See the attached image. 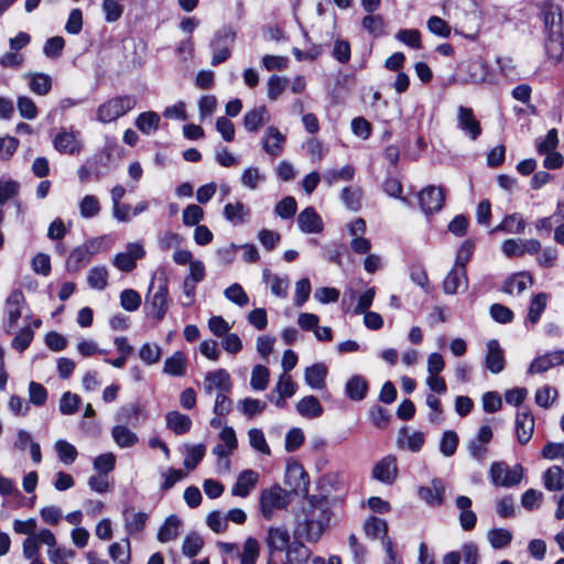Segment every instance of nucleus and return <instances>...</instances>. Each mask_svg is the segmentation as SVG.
<instances>
[{
    "instance_id": "obj_49",
    "label": "nucleus",
    "mask_w": 564,
    "mask_h": 564,
    "mask_svg": "<svg viewBox=\"0 0 564 564\" xmlns=\"http://www.w3.org/2000/svg\"><path fill=\"white\" fill-rule=\"evenodd\" d=\"M265 181V175L258 167L249 166L243 170L240 182L241 184L249 188L256 189L260 184Z\"/></svg>"
},
{
    "instance_id": "obj_23",
    "label": "nucleus",
    "mask_w": 564,
    "mask_h": 564,
    "mask_svg": "<svg viewBox=\"0 0 564 564\" xmlns=\"http://www.w3.org/2000/svg\"><path fill=\"white\" fill-rule=\"evenodd\" d=\"M224 218L232 225H242L249 221L251 209L241 202L228 203L223 209Z\"/></svg>"
},
{
    "instance_id": "obj_1",
    "label": "nucleus",
    "mask_w": 564,
    "mask_h": 564,
    "mask_svg": "<svg viewBox=\"0 0 564 564\" xmlns=\"http://www.w3.org/2000/svg\"><path fill=\"white\" fill-rule=\"evenodd\" d=\"M329 522L328 513L322 507L311 506L304 510L303 519H299L294 529V538L308 543H316L326 531Z\"/></svg>"
},
{
    "instance_id": "obj_10",
    "label": "nucleus",
    "mask_w": 564,
    "mask_h": 564,
    "mask_svg": "<svg viewBox=\"0 0 564 564\" xmlns=\"http://www.w3.org/2000/svg\"><path fill=\"white\" fill-rule=\"evenodd\" d=\"M203 388L207 395H212L215 391L217 393H229L232 389L230 375L225 369L208 371L205 375Z\"/></svg>"
},
{
    "instance_id": "obj_44",
    "label": "nucleus",
    "mask_w": 564,
    "mask_h": 564,
    "mask_svg": "<svg viewBox=\"0 0 564 564\" xmlns=\"http://www.w3.org/2000/svg\"><path fill=\"white\" fill-rule=\"evenodd\" d=\"M249 445L258 453L270 456L271 448L261 429L252 427L248 431Z\"/></svg>"
},
{
    "instance_id": "obj_8",
    "label": "nucleus",
    "mask_w": 564,
    "mask_h": 564,
    "mask_svg": "<svg viewBox=\"0 0 564 564\" xmlns=\"http://www.w3.org/2000/svg\"><path fill=\"white\" fill-rule=\"evenodd\" d=\"M540 18L544 23L545 35L562 32V11L553 0H542L539 4Z\"/></svg>"
},
{
    "instance_id": "obj_57",
    "label": "nucleus",
    "mask_w": 564,
    "mask_h": 564,
    "mask_svg": "<svg viewBox=\"0 0 564 564\" xmlns=\"http://www.w3.org/2000/svg\"><path fill=\"white\" fill-rule=\"evenodd\" d=\"M100 212V204L96 196L86 195L79 202V213L83 218H93Z\"/></svg>"
},
{
    "instance_id": "obj_16",
    "label": "nucleus",
    "mask_w": 564,
    "mask_h": 564,
    "mask_svg": "<svg viewBox=\"0 0 564 564\" xmlns=\"http://www.w3.org/2000/svg\"><path fill=\"white\" fill-rule=\"evenodd\" d=\"M486 368L491 373H500L505 369V354L497 339H490L486 344Z\"/></svg>"
},
{
    "instance_id": "obj_18",
    "label": "nucleus",
    "mask_w": 564,
    "mask_h": 564,
    "mask_svg": "<svg viewBox=\"0 0 564 564\" xmlns=\"http://www.w3.org/2000/svg\"><path fill=\"white\" fill-rule=\"evenodd\" d=\"M534 431V417L529 409L519 410L516 416V433L520 444H527Z\"/></svg>"
},
{
    "instance_id": "obj_12",
    "label": "nucleus",
    "mask_w": 564,
    "mask_h": 564,
    "mask_svg": "<svg viewBox=\"0 0 564 564\" xmlns=\"http://www.w3.org/2000/svg\"><path fill=\"white\" fill-rule=\"evenodd\" d=\"M56 151L63 154H78L82 151V141L79 131L61 130L54 141Z\"/></svg>"
},
{
    "instance_id": "obj_4",
    "label": "nucleus",
    "mask_w": 564,
    "mask_h": 564,
    "mask_svg": "<svg viewBox=\"0 0 564 564\" xmlns=\"http://www.w3.org/2000/svg\"><path fill=\"white\" fill-rule=\"evenodd\" d=\"M137 105L134 96L124 95L111 98L97 108V120L102 123H110L124 116Z\"/></svg>"
},
{
    "instance_id": "obj_11",
    "label": "nucleus",
    "mask_w": 564,
    "mask_h": 564,
    "mask_svg": "<svg viewBox=\"0 0 564 564\" xmlns=\"http://www.w3.org/2000/svg\"><path fill=\"white\" fill-rule=\"evenodd\" d=\"M457 128L473 141L477 140L482 131L473 109L465 106L457 108Z\"/></svg>"
},
{
    "instance_id": "obj_53",
    "label": "nucleus",
    "mask_w": 564,
    "mask_h": 564,
    "mask_svg": "<svg viewBox=\"0 0 564 564\" xmlns=\"http://www.w3.org/2000/svg\"><path fill=\"white\" fill-rule=\"evenodd\" d=\"M109 555L119 564H126L130 560V542L124 539L122 543L115 542L109 546Z\"/></svg>"
},
{
    "instance_id": "obj_34",
    "label": "nucleus",
    "mask_w": 564,
    "mask_h": 564,
    "mask_svg": "<svg viewBox=\"0 0 564 564\" xmlns=\"http://www.w3.org/2000/svg\"><path fill=\"white\" fill-rule=\"evenodd\" d=\"M544 46L550 61L555 64L561 62L564 53L563 33L553 32L552 35H546Z\"/></svg>"
},
{
    "instance_id": "obj_59",
    "label": "nucleus",
    "mask_w": 564,
    "mask_h": 564,
    "mask_svg": "<svg viewBox=\"0 0 564 564\" xmlns=\"http://www.w3.org/2000/svg\"><path fill=\"white\" fill-rule=\"evenodd\" d=\"M120 305L127 312H134L141 305V295L132 289H126L120 293Z\"/></svg>"
},
{
    "instance_id": "obj_2",
    "label": "nucleus",
    "mask_w": 564,
    "mask_h": 564,
    "mask_svg": "<svg viewBox=\"0 0 564 564\" xmlns=\"http://www.w3.org/2000/svg\"><path fill=\"white\" fill-rule=\"evenodd\" d=\"M106 236L95 237L86 240L82 245L75 247L66 259V269L69 272H76L84 268L91 258L107 250Z\"/></svg>"
},
{
    "instance_id": "obj_41",
    "label": "nucleus",
    "mask_w": 564,
    "mask_h": 564,
    "mask_svg": "<svg viewBox=\"0 0 564 564\" xmlns=\"http://www.w3.org/2000/svg\"><path fill=\"white\" fill-rule=\"evenodd\" d=\"M160 116L154 111H145L138 116L135 126L144 134H151L159 129Z\"/></svg>"
},
{
    "instance_id": "obj_47",
    "label": "nucleus",
    "mask_w": 564,
    "mask_h": 564,
    "mask_svg": "<svg viewBox=\"0 0 564 564\" xmlns=\"http://www.w3.org/2000/svg\"><path fill=\"white\" fill-rule=\"evenodd\" d=\"M549 295L546 293H538L531 300V304L528 312V321L531 324H535L539 322L542 313L544 312L547 305Z\"/></svg>"
},
{
    "instance_id": "obj_33",
    "label": "nucleus",
    "mask_w": 564,
    "mask_h": 564,
    "mask_svg": "<svg viewBox=\"0 0 564 564\" xmlns=\"http://www.w3.org/2000/svg\"><path fill=\"white\" fill-rule=\"evenodd\" d=\"M29 79V89L39 95L45 96L52 88V77L44 73H29L25 75Z\"/></svg>"
},
{
    "instance_id": "obj_51",
    "label": "nucleus",
    "mask_w": 564,
    "mask_h": 564,
    "mask_svg": "<svg viewBox=\"0 0 564 564\" xmlns=\"http://www.w3.org/2000/svg\"><path fill=\"white\" fill-rule=\"evenodd\" d=\"M355 175V169L354 166L347 164L340 170H327L324 175L323 180L327 185H333L337 181H351Z\"/></svg>"
},
{
    "instance_id": "obj_14",
    "label": "nucleus",
    "mask_w": 564,
    "mask_h": 564,
    "mask_svg": "<svg viewBox=\"0 0 564 564\" xmlns=\"http://www.w3.org/2000/svg\"><path fill=\"white\" fill-rule=\"evenodd\" d=\"M285 140V135L276 127L270 126L261 138L262 149L267 154L276 158L282 154Z\"/></svg>"
},
{
    "instance_id": "obj_42",
    "label": "nucleus",
    "mask_w": 564,
    "mask_h": 564,
    "mask_svg": "<svg viewBox=\"0 0 564 564\" xmlns=\"http://www.w3.org/2000/svg\"><path fill=\"white\" fill-rule=\"evenodd\" d=\"M54 449L58 459L64 465H72L78 456L76 447L65 440H57L54 444Z\"/></svg>"
},
{
    "instance_id": "obj_30",
    "label": "nucleus",
    "mask_w": 564,
    "mask_h": 564,
    "mask_svg": "<svg viewBox=\"0 0 564 564\" xmlns=\"http://www.w3.org/2000/svg\"><path fill=\"white\" fill-rule=\"evenodd\" d=\"M345 391L350 400L361 401L367 395L368 382L362 376L355 375L346 382Z\"/></svg>"
},
{
    "instance_id": "obj_40",
    "label": "nucleus",
    "mask_w": 564,
    "mask_h": 564,
    "mask_svg": "<svg viewBox=\"0 0 564 564\" xmlns=\"http://www.w3.org/2000/svg\"><path fill=\"white\" fill-rule=\"evenodd\" d=\"M512 538V533L505 528H495L487 532V540L495 550L507 547L511 543Z\"/></svg>"
},
{
    "instance_id": "obj_56",
    "label": "nucleus",
    "mask_w": 564,
    "mask_h": 564,
    "mask_svg": "<svg viewBox=\"0 0 564 564\" xmlns=\"http://www.w3.org/2000/svg\"><path fill=\"white\" fill-rule=\"evenodd\" d=\"M225 297L242 307L249 303V296L239 283H234L224 291Z\"/></svg>"
},
{
    "instance_id": "obj_20",
    "label": "nucleus",
    "mask_w": 564,
    "mask_h": 564,
    "mask_svg": "<svg viewBox=\"0 0 564 564\" xmlns=\"http://www.w3.org/2000/svg\"><path fill=\"white\" fill-rule=\"evenodd\" d=\"M564 364V349L536 357L529 367V373H543L549 369Z\"/></svg>"
},
{
    "instance_id": "obj_24",
    "label": "nucleus",
    "mask_w": 564,
    "mask_h": 564,
    "mask_svg": "<svg viewBox=\"0 0 564 564\" xmlns=\"http://www.w3.org/2000/svg\"><path fill=\"white\" fill-rule=\"evenodd\" d=\"M270 121V115L265 106H259L243 116V127L248 132L257 133L259 129Z\"/></svg>"
},
{
    "instance_id": "obj_9",
    "label": "nucleus",
    "mask_w": 564,
    "mask_h": 564,
    "mask_svg": "<svg viewBox=\"0 0 564 564\" xmlns=\"http://www.w3.org/2000/svg\"><path fill=\"white\" fill-rule=\"evenodd\" d=\"M145 256V250L140 242H129L126 251L117 253L112 264L122 272H131L137 267V260Z\"/></svg>"
},
{
    "instance_id": "obj_25",
    "label": "nucleus",
    "mask_w": 564,
    "mask_h": 564,
    "mask_svg": "<svg viewBox=\"0 0 564 564\" xmlns=\"http://www.w3.org/2000/svg\"><path fill=\"white\" fill-rule=\"evenodd\" d=\"M24 301V295L20 290L12 291L7 297L6 312L10 327L14 326L21 317Z\"/></svg>"
},
{
    "instance_id": "obj_63",
    "label": "nucleus",
    "mask_w": 564,
    "mask_h": 564,
    "mask_svg": "<svg viewBox=\"0 0 564 564\" xmlns=\"http://www.w3.org/2000/svg\"><path fill=\"white\" fill-rule=\"evenodd\" d=\"M361 24L362 28L375 37L384 34V21L380 15H367L362 19Z\"/></svg>"
},
{
    "instance_id": "obj_37",
    "label": "nucleus",
    "mask_w": 564,
    "mask_h": 564,
    "mask_svg": "<svg viewBox=\"0 0 564 564\" xmlns=\"http://www.w3.org/2000/svg\"><path fill=\"white\" fill-rule=\"evenodd\" d=\"M296 410L300 415L308 419L319 417L323 413V408L314 395L302 398L296 404Z\"/></svg>"
},
{
    "instance_id": "obj_31",
    "label": "nucleus",
    "mask_w": 564,
    "mask_h": 564,
    "mask_svg": "<svg viewBox=\"0 0 564 564\" xmlns=\"http://www.w3.org/2000/svg\"><path fill=\"white\" fill-rule=\"evenodd\" d=\"M286 564H303L311 557V550L300 539H295L286 549Z\"/></svg>"
},
{
    "instance_id": "obj_27",
    "label": "nucleus",
    "mask_w": 564,
    "mask_h": 564,
    "mask_svg": "<svg viewBox=\"0 0 564 564\" xmlns=\"http://www.w3.org/2000/svg\"><path fill=\"white\" fill-rule=\"evenodd\" d=\"M527 223L524 217L519 213H512L501 220L491 231H503L506 234H522L525 229Z\"/></svg>"
},
{
    "instance_id": "obj_26",
    "label": "nucleus",
    "mask_w": 564,
    "mask_h": 564,
    "mask_svg": "<svg viewBox=\"0 0 564 564\" xmlns=\"http://www.w3.org/2000/svg\"><path fill=\"white\" fill-rule=\"evenodd\" d=\"M533 283V279L528 272H519L506 280L502 291L510 295H519Z\"/></svg>"
},
{
    "instance_id": "obj_48",
    "label": "nucleus",
    "mask_w": 564,
    "mask_h": 564,
    "mask_svg": "<svg viewBox=\"0 0 564 564\" xmlns=\"http://www.w3.org/2000/svg\"><path fill=\"white\" fill-rule=\"evenodd\" d=\"M365 532L369 538L382 540L383 538H388V523L380 518L370 517L365 522Z\"/></svg>"
},
{
    "instance_id": "obj_32",
    "label": "nucleus",
    "mask_w": 564,
    "mask_h": 564,
    "mask_svg": "<svg viewBox=\"0 0 564 564\" xmlns=\"http://www.w3.org/2000/svg\"><path fill=\"white\" fill-rule=\"evenodd\" d=\"M167 427L177 435L185 434L192 426V420L188 415L178 411H170L165 415Z\"/></svg>"
},
{
    "instance_id": "obj_39",
    "label": "nucleus",
    "mask_w": 564,
    "mask_h": 564,
    "mask_svg": "<svg viewBox=\"0 0 564 564\" xmlns=\"http://www.w3.org/2000/svg\"><path fill=\"white\" fill-rule=\"evenodd\" d=\"M181 521L175 514L169 516L158 532V540L162 543L175 540L178 535Z\"/></svg>"
},
{
    "instance_id": "obj_61",
    "label": "nucleus",
    "mask_w": 564,
    "mask_h": 564,
    "mask_svg": "<svg viewBox=\"0 0 564 564\" xmlns=\"http://www.w3.org/2000/svg\"><path fill=\"white\" fill-rule=\"evenodd\" d=\"M239 408L245 415L253 417L265 410L267 403L259 399L245 398L239 402Z\"/></svg>"
},
{
    "instance_id": "obj_43",
    "label": "nucleus",
    "mask_w": 564,
    "mask_h": 564,
    "mask_svg": "<svg viewBox=\"0 0 564 564\" xmlns=\"http://www.w3.org/2000/svg\"><path fill=\"white\" fill-rule=\"evenodd\" d=\"M148 514L144 512L124 511V527L128 534L132 535L143 530Z\"/></svg>"
},
{
    "instance_id": "obj_7",
    "label": "nucleus",
    "mask_w": 564,
    "mask_h": 564,
    "mask_svg": "<svg viewBox=\"0 0 564 564\" xmlns=\"http://www.w3.org/2000/svg\"><path fill=\"white\" fill-rule=\"evenodd\" d=\"M235 36L236 34L230 28H223L215 32L209 44L213 51L210 61L213 66H217L230 57L231 48L235 43Z\"/></svg>"
},
{
    "instance_id": "obj_36",
    "label": "nucleus",
    "mask_w": 564,
    "mask_h": 564,
    "mask_svg": "<svg viewBox=\"0 0 564 564\" xmlns=\"http://www.w3.org/2000/svg\"><path fill=\"white\" fill-rule=\"evenodd\" d=\"M543 485L549 491H561L564 488V470L560 466H551L543 474Z\"/></svg>"
},
{
    "instance_id": "obj_5",
    "label": "nucleus",
    "mask_w": 564,
    "mask_h": 564,
    "mask_svg": "<svg viewBox=\"0 0 564 564\" xmlns=\"http://www.w3.org/2000/svg\"><path fill=\"white\" fill-rule=\"evenodd\" d=\"M290 502L289 494L279 485L263 489L260 495V510L262 517L271 520L274 512L284 509Z\"/></svg>"
},
{
    "instance_id": "obj_29",
    "label": "nucleus",
    "mask_w": 564,
    "mask_h": 564,
    "mask_svg": "<svg viewBox=\"0 0 564 564\" xmlns=\"http://www.w3.org/2000/svg\"><path fill=\"white\" fill-rule=\"evenodd\" d=\"M187 370V358L184 352L175 351L164 361L163 372L172 377H183Z\"/></svg>"
},
{
    "instance_id": "obj_28",
    "label": "nucleus",
    "mask_w": 564,
    "mask_h": 564,
    "mask_svg": "<svg viewBox=\"0 0 564 564\" xmlns=\"http://www.w3.org/2000/svg\"><path fill=\"white\" fill-rule=\"evenodd\" d=\"M467 274L466 269H455L453 268L443 281V290L446 294H455L458 292V289L463 286L467 288Z\"/></svg>"
},
{
    "instance_id": "obj_3",
    "label": "nucleus",
    "mask_w": 564,
    "mask_h": 564,
    "mask_svg": "<svg viewBox=\"0 0 564 564\" xmlns=\"http://www.w3.org/2000/svg\"><path fill=\"white\" fill-rule=\"evenodd\" d=\"M145 303L150 307V314L158 321H162L169 307V280L162 275L152 280Z\"/></svg>"
},
{
    "instance_id": "obj_22",
    "label": "nucleus",
    "mask_w": 564,
    "mask_h": 564,
    "mask_svg": "<svg viewBox=\"0 0 564 564\" xmlns=\"http://www.w3.org/2000/svg\"><path fill=\"white\" fill-rule=\"evenodd\" d=\"M291 544V535L286 528L270 527L268 529L267 545L272 552H283Z\"/></svg>"
},
{
    "instance_id": "obj_58",
    "label": "nucleus",
    "mask_w": 564,
    "mask_h": 564,
    "mask_svg": "<svg viewBox=\"0 0 564 564\" xmlns=\"http://www.w3.org/2000/svg\"><path fill=\"white\" fill-rule=\"evenodd\" d=\"M259 542L254 538H248L243 543L241 564H256L259 557Z\"/></svg>"
},
{
    "instance_id": "obj_35",
    "label": "nucleus",
    "mask_w": 564,
    "mask_h": 564,
    "mask_svg": "<svg viewBox=\"0 0 564 564\" xmlns=\"http://www.w3.org/2000/svg\"><path fill=\"white\" fill-rule=\"evenodd\" d=\"M115 443L121 448H130L138 444V435L126 425H115L111 430Z\"/></svg>"
},
{
    "instance_id": "obj_64",
    "label": "nucleus",
    "mask_w": 564,
    "mask_h": 564,
    "mask_svg": "<svg viewBox=\"0 0 564 564\" xmlns=\"http://www.w3.org/2000/svg\"><path fill=\"white\" fill-rule=\"evenodd\" d=\"M204 218V210L196 204H191L184 208L182 220L187 227L198 226Z\"/></svg>"
},
{
    "instance_id": "obj_55",
    "label": "nucleus",
    "mask_w": 564,
    "mask_h": 564,
    "mask_svg": "<svg viewBox=\"0 0 564 564\" xmlns=\"http://www.w3.org/2000/svg\"><path fill=\"white\" fill-rule=\"evenodd\" d=\"M558 144L557 130L551 129L544 138L535 140V147L539 154H545L555 151Z\"/></svg>"
},
{
    "instance_id": "obj_19",
    "label": "nucleus",
    "mask_w": 564,
    "mask_h": 564,
    "mask_svg": "<svg viewBox=\"0 0 564 564\" xmlns=\"http://www.w3.org/2000/svg\"><path fill=\"white\" fill-rule=\"evenodd\" d=\"M259 481V473L253 469L241 471L231 488V495L246 498Z\"/></svg>"
},
{
    "instance_id": "obj_21",
    "label": "nucleus",
    "mask_w": 564,
    "mask_h": 564,
    "mask_svg": "<svg viewBox=\"0 0 564 564\" xmlns=\"http://www.w3.org/2000/svg\"><path fill=\"white\" fill-rule=\"evenodd\" d=\"M445 486L440 478H434L430 486L419 488V497L430 506H441L444 501Z\"/></svg>"
},
{
    "instance_id": "obj_50",
    "label": "nucleus",
    "mask_w": 564,
    "mask_h": 564,
    "mask_svg": "<svg viewBox=\"0 0 564 564\" xmlns=\"http://www.w3.org/2000/svg\"><path fill=\"white\" fill-rule=\"evenodd\" d=\"M269 378V369L262 365H257L251 372L250 387L256 391H263L268 387Z\"/></svg>"
},
{
    "instance_id": "obj_15",
    "label": "nucleus",
    "mask_w": 564,
    "mask_h": 564,
    "mask_svg": "<svg viewBox=\"0 0 564 564\" xmlns=\"http://www.w3.org/2000/svg\"><path fill=\"white\" fill-rule=\"evenodd\" d=\"M372 476L380 482L393 484L398 476L397 458L391 455L383 457L375 465Z\"/></svg>"
},
{
    "instance_id": "obj_52",
    "label": "nucleus",
    "mask_w": 564,
    "mask_h": 564,
    "mask_svg": "<svg viewBox=\"0 0 564 564\" xmlns=\"http://www.w3.org/2000/svg\"><path fill=\"white\" fill-rule=\"evenodd\" d=\"M206 447L203 444L186 446V455L184 466L188 470H193L204 458Z\"/></svg>"
},
{
    "instance_id": "obj_38",
    "label": "nucleus",
    "mask_w": 564,
    "mask_h": 564,
    "mask_svg": "<svg viewBox=\"0 0 564 564\" xmlns=\"http://www.w3.org/2000/svg\"><path fill=\"white\" fill-rule=\"evenodd\" d=\"M327 368L323 364H315L305 369L304 380L312 389H322L325 386Z\"/></svg>"
},
{
    "instance_id": "obj_60",
    "label": "nucleus",
    "mask_w": 564,
    "mask_h": 564,
    "mask_svg": "<svg viewBox=\"0 0 564 564\" xmlns=\"http://www.w3.org/2000/svg\"><path fill=\"white\" fill-rule=\"evenodd\" d=\"M557 398V391L551 386H543L535 391V403L544 409L550 408Z\"/></svg>"
},
{
    "instance_id": "obj_45",
    "label": "nucleus",
    "mask_w": 564,
    "mask_h": 564,
    "mask_svg": "<svg viewBox=\"0 0 564 564\" xmlns=\"http://www.w3.org/2000/svg\"><path fill=\"white\" fill-rule=\"evenodd\" d=\"M87 283L91 289L102 291L108 284V270L104 265L94 267L87 274Z\"/></svg>"
},
{
    "instance_id": "obj_62",
    "label": "nucleus",
    "mask_w": 564,
    "mask_h": 564,
    "mask_svg": "<svg viewBox=\"0 0 564 564\" xmlns=\"http://www.w3.org/2000/svg\"><path fill=\"white\" fill-rule=\"evenodd\" d=\"M458 446V435L454 431H445L440 442V451L446 456L451 457L455 454Z\"/></svg>"
},
{
    "instance_id": "obj_46",
    "label": "nucleus",
    "mask_w": 564,
    "mask_h": 564,
    "mask_svg": "<svg viewBox=\"0 0 564 564\" xmlns=\"http://www.w3.org/2000/svg\"><path fill=\"white\" fill-rule=\"evenodd\" d=\"M138 355L142 362L147 366H152L160 361L162 349L160 345L155 343H144L140 347Z\"/></svg>"
},
{
    "instance_id": "obj_6",
    "label": "nucleus",
    "mask_w": 564,
    "mask_h": 564,
    "mask_svg": "<svg viewBox=\"0 0 564 564\" xmlns=\"http://www.w3.org/2000/svg\"><path fill=\"white\" fill-rule=\"evenodd\" d=\"M489 476L496 486L513 487L522 480L524 468L520 464L509 467L505 462H495L490 466Z\"/></svg>"
},
{
    "instance_id": "obj_54",
    "label": "nucleus",
    "mask_w": 564,
    "mask_h": 564,
    "mask_svg": "<svg viewBox=\"0 0 564 564\" xmlns=\"http://www.w3.org/2000/svg\"><path fill=\"white\" fill-rule=\"evenodd\" d=\"M101 9L108 23L118 21L123 13V4L120 0H102Z\"/></svg>"
},
{
    "instance_id": "obj_17",
    "label": "nucleus",
    "mask_w": 564,
    "mask_h": 564,
    "mask_svg": "<svg viewBox=\"0 0 564 564\" xmlns=\"http://www.w3.org/2000/svg\"><path fill=\"white\" fill-rule=\"evenodd\" d=\"M297 225L304 234H321L324 229V223L321 216L313 207L304 208L297 216Z\"/></svg>"
},
{
    "instance_id": "obj_13",
    "label": "nucleus",
    "mask_w": 564,
    "mask_h": 564,
    "mask_svg": "<svg viewBox=\"0 0 564 564\" xmlns=\"http://www.w3.org/2000/svg\"><path fill=\"white\" fill-rule=\"evenodd\" d=\"M445 195L442 187L430 185L419 194L422 210L425 214L438 212L444 203Z\"/></svg>"
}]
</instances>
